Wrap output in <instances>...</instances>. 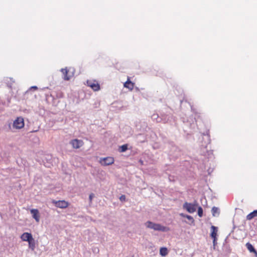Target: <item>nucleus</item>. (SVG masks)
<instances>
[{"label": "nucleus", "mask_w": 257, "mask_h": 257, "mask_svg": "<svg viewBox=\"0 0 257 257\" xmlns=\"http://www.w3.org/2000/svg\"><path fill=\"white\" fill-rule=\"evenodd\" d=\"M33 236L31 233L29 232H24L23 233L21 236V238L23 241H30L31 239H32Z\"/></svg>", "instance_id": "obj_9"}, {"label": "nucleus", "mask_w": 257, "mask_h": 257, "mask_svg": "<svg viewBox=\"0 0 257 257\" xmlns=\"http://www.w3.org/2000/svg\"><path fill=\"white\" fill-rule=\"evenodd\" d=\"M124 86L132 90L134 88V83L128 79L124 83Z\"/></svg>", "instance_id": "obj_14"}, {"label": "nucleus", "mask_w": 257, "mask_h": 257, "mask_svg": "<svg viewBox=\"0 0 257 257\" xmlns=\"http://www.w3.org/2000/svg\"><path fill=\"white\" fill-rule=\"evenodd\" d=\"M211 212L213 216H218L219 214V209L216 207H213L211 209Z\"/></svg>", "instance_id": "obj_15"}, {"label": "nucleus", "mask_w": 257, "mask_h": 257, "mask_svg": "<svg viewBox=\"0 0 257 257\" xmlns=\"http://www.w3.org/2000/svg\"><path fill=\"white\" fill-rule=\"evenodd\" d=\"M245 246L247 249L250 252H255V248L252 245L251 243L249 242H247L246 243Z\"/></svg>", "instance_id": "obj_16"}, {"label": "nucleus", "mask_w": 257, "mask_h": 257, "mask_svg": "<svg viewBox=\"0 0 257 257\" xmlns=\"http://www.w3.org/2000/svg\"><path fill=\"white\" fill-rule=\"evenodd\" d=\"M197 206L198 203L196 201H194L193 203L185 202L183 205V208L189 213H193L196 211Z\"/></svg>", "instance_id": "obj_2"}, {"label": "nucleus", "mask_w": 257, "mask_h": 257, "mask_svg": "<svg viewBox=\"0 0 257 257\" xmlns=\"http://www.w3.org/2000/svg\"><path fill=\"white\" fill-rule=\"evenodd\" d=\"M145 226L150 229L155 231H161L166 232L169 230V228L166 226H163L160 224L156 223L150 221H148L145 223Z\"/></svg>", "instance_id": "obj_1"}, {"label": "nucleus", "mask_w": 257, "mask_h": 257, "mask_svg": "<svg viewBox=\"0 0 257 257\" xmlns=\"http://www.w3.org/2000/svg\"><path fill=\"white\" fill-rule=\"evenodd\" d=\"M119 199H120V200L121 201H124L125 199V196L124 195H121Z\"/></svg>", "instance_id": "obj_23"}, {"label": "nucleus", "mask_w": 257, "mask_h": 257, "mask_svg": "<svg viewBox=\"0 0 257 257\" xmlns=\"http://www.w3.org/2000/svg\"><path fill=\"white\" fill-rule=\"evenodd\" d=\"M53 203H54L55 206L57 207L60 208H65L68 207V203L67 202L64 200H59V201H53Z\"/></svg>", "instance_id": "obj_4"}, {"label": "nucleus", "mask_w": 257, "mask_h": 257, "mask_svg": "<svg viewBox=\"0 0 257 257\" xmlns=\"http://www.w3.org/2000/svg\"><path fill=\"white\" fill-rule=\"evenodd\" d=\"M140 163H141L142 165H143V161L142 160H140Z\"/></svg>", "instance_id": "obj_28"}, {"label": "nucleus", "mask_w": 257, "mask_h": 257, "mask_svg": "<svg viewBox=\"0 0 257 257\" xmlns=\"http://www.w3.org/2000/svg\"><path fill=\"white\" fill-rule=\"evenodd\" d=\"M61 71L63 73V78L65 80H69L70 79V76L68 75V70L66 68L61 69Z\"/></svg>", "instance_id": "obj_11"}, {"label": "nucleus", "mask_w": 257, "mask_h": 257, "mask_svg": "<svg viewBox=\"0 0 257 257\" xmlns=\"http://www.w3.org/2000/svg\"><path fill=\"white\" fill-rule=\"evenodd\" d=\"M127 146H128L127 144H125V145H122L121 146H120V149H119V152H125L127 150Z\"/></svg>", "instance_id": "obj_19"}, {"label": "nucleus", "mask_w": 257, "mask_h": 257, "mask_svg": "<svg viewBox=\"0 0 257 257\" xmlns=\"http://www.w3.org/2000/svg\"><path fill=\"white\" fill-rule=\"evenodd\" d=\"M70 144L72 146L73 148L75 149H79L82 146L83 142L81 140L74 139L71 141Z\"/></svg>", "instance_id": "obj_7"}, {"label": "nucleus", "mask_w": 257, "mask_h": 257, "mask_svg": "<svg viewBox=\"0 0 257 257\" xmlns=\"http://www.w3.org/2000/svg\"><path fill=\"white\" fill-rule=\"evenodd\" d=\"M160 254L163 256H165L168 254V250L166 247H161L160 249Z\"/></svg>", "instance_id": "obj_17"}, {"label": "nucleus", "mask_w": 257, "mask_h": 257, "mask_svg": "<svg viewBox=\"0 0 257 257\" xmlns=\"http://www.w3.org/2000/svg\"><path fill=\"white\" fill-rule=\"evenodd\" d=\"M30 212L32 215L33 218L38 222L40 220V215L38 210L37 209H32L30 210Z\"/></svg>", "instance_id": "obj_8"}, {"label": "nucleus", "mask_w": 257, "mask_h": 257, "mask_svg": "<svg viewBox=\"0 0 257 257\" xmlns=\"http://www.w3.org/2000/svg\"><path fill=\"white\" fill-rule=\"evenodd\" d=\"M218 230V228L217 227L212 225L211 227V234L210 236L212 238H216L217 236V232Z\"/></svg>", "instance_id": "obj_10"}, {"label": "nucleus", "mask_w": 257, "mask_h": 257, "mask_svg": "<svg viewBox=\"0 0 257 257\" xmlns=\"http://www.w3.org/2000/svg\"><path fill=\"white\" fill-rule=\"evenodd\" d=\"M213 238V245L215 246L217 244V242H216L217 238Z\"/></svg>", "instance_id": "obj_24"}, {"label": "nucleus", "mask_w": 257, "mask_h": 257, "mask_svg": "<svg viewBox=\"0 0 257 257\" xmlns=\"http://www.w3.org/2000/svg\"><path fill=\"white\" fill-rule=\"evenodd\" d=\"M87 84L94 91H98L100 89V86L99 84L95 81L92 82L91 80H87Z\"/></svg>", "instance_id": "obj_6"}, {"label": "nucleus", "mask_w": 257, "mask_h": 257, "mask_svg": "<svg viewBox=\"0 0 257 257\" xmlns=\"http://www.w3.org/2000/svg\"><path fill=\"white\" fill-rule=\"evenodd\" d=\"M28 242L29 243V247L32 250H34L36 248V243H35V240L34 239V238H33L32 239H31V240H30V241H28Z\"/></svg>", "instance_id": "obj_13"}, {"label": "nucleus", "mask_w": 257, "mask_h": 257, "mask_svg": "<svg viewBox=\"0 0 257 257\" xmlns=\"http://www.w3.org/2000/svg\"><path fill=\"white\" fill-rule=\"evenodd\" d=\"M186 218H187L189 221H190L189 222H188V223L190 224V225H194V220L193 218V217H192L190 215H188L187 216H186Z\"/></svg>", "instance_id": "obj_18"}, {"label": "nucleus", "mask_w": 257, "mask_h": 257, "mask_svg": "<svg viewBox=\"0 0 257 257\" xmlns=\"http://www.w3.org/2000/svg\"><path fill=\"white\" fill-rule=\"evenodd\" d=\"M94 194L93 193H91L89 195V199L90 203H91L92 199L94 198Z\"/></svg>", "instance_id": "obj_22"}, {"label": "nucleus", "mask_w": 257, "mask_h": 257, "mask_svg": "<svg viewBox=\"0 0 257 257\" xmlns=\"http://www.w3.org/2000/svg\"><path fill=\"white\" fill-rule=\"evenodd\" d=\"M8 86L10 87H12L11 85H9Z\"/></svg>", "instance_id": "obj_30"}, {"label": "nucleus", "mask_w": 257, "mask_h": 257, "mask_svg": "<svg viewBox=\"0 0 257 257\" xmlns=\"http://www.w3.org/2000/svg\"><path fill=\"white\" fill-rule=\"evenodd\" d=\"M13 127L16 129H21L24 126V119L22 117H18L14 120L13 124Z\"/></svg>", "instance_id": "obj_3"}, {"label": "nucleus", "mask_w": 257, "mask_h": 257, "mask_svg": "<svg viewBox=\"0 0 257 257\" xmlns=\"http://www.w3.org/2000/svg\"><path fill=\"white\" fill-rule=\"evenodd\" d=\"M255 217H257V210H255L246 216V219L250 220Z\"/></svg>", "instance_id": "obj_12"}, {"label": "nucleus", "mask_w": 257, "mask_h": 257, "mask_svg": "<svg viewBox=\"0 0 257 257\" xmlns=\"http://www.w3.org/2000/svg\"><path fill=\"white\" fill-rule=\"evenodd\" d=\"M100 162L102 165L108 166L114 163V159L112 157H106L101 159Z\"/></svg>", "instance_id": "obj_5"}, {"label": "nucleus", "mask_w": 257, "mask_h": 257, "mask_svg": "<svg viewBox=\"0 0 257 257\" xmlns=\"http://www.w3.org/2000/svg\"><path fill=\"white\" fill-rule=\"evenodd\" d=\"M180 215L181 216H182V217H185V218H186V216H187L188 215H187V214H184V213H180Z\"/></svg>", "instance_id": "obj_26"}, {"label": "nucleus", "mask_w": 257, "mask_h": 257, "mask_svg": "<svg viewBox=\"0 0 257 257\" xmlns=\"http://www.w3.org/2000/svg\"><path fill=\"white\" fill-rule=\"evenodd\" d=\"M203 209L201 207L199 206L198 208V215L199 217H202L203 216Z\"/></svg>", "instance_id": "obj_21"}, {"label": "nucleus", "mask_w": 257, "mask_h": 257, "mask_svg": "<svg viewBox=\"0 0 257 257\" xmlns=\"http://www.w3.org/2000/svg\"><path fill=\"white\" fill-rule=\"evenodd\" d=\"M38 89V87L36 86H33L30 88V90L34 89V90H37Z\"/></svg>", "instance_id": "obj_25"}, {"label": "nucleus", "mask_w": 257, "mask_h": 257, "mask_svg": "<svg viewBox=\"0 0 257 257\" xmlns=\"http://www.w3.org/2000/svg\"><path fill=\"white\" fill-rule=\"evenodd\" d=\"M253 253H254L255 256L257 257V251H256V250H255V252H253Z\"/></svg>", "instance_id": "obj_27"}, {"label": "nucleus", "mask_w": 257, "mask_h": 257, "mask_svg": "<svg viewBox=\"0 0 257 257\" xmlns=\"http://www.w3.org/2000/svg\"><path fill=\"white\" fill-rule=\"evenodd\" d=\"M96 250L97 252L99 251V249L98 248H95L94 251H96Z\"/></svg>", "instance_id": "obj_29"}, {"label": "nucleus", "mask_w": 257, "mask_h": 257, "mask_svg": "<svg viewBox=\"0 0 257 257\" xmlns=\"http://www.w3.org/2000/svg\"><path fill=\"white\" fill-rule=\"evenodd\" d=\"M151 117L153 120H156L157 122L160 121V119L159 118V115L158 114H153Z\"/></svg>", "instance_id": "obj_20"}]
</instances>
